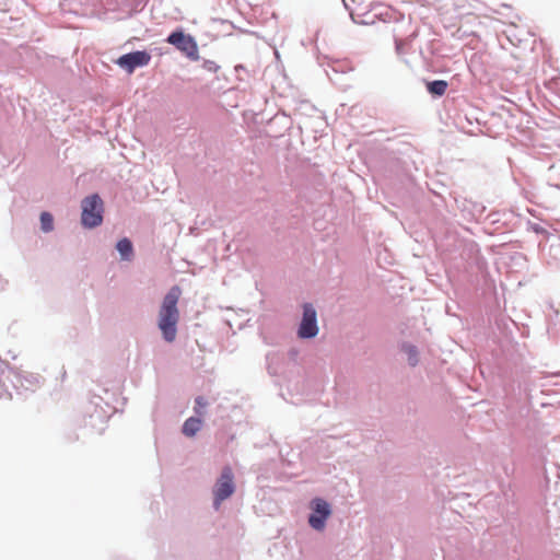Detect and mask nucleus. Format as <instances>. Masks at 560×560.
I'll list each match as a JSON object with an SVG mask.
<instances>
[{"label": "nucleus", "instance_id": "1", "mask_svg": "<svg viewBox=\"0 0 560 560\" xmlns=\"http://www.w3.org/2000/svg\"><path fill=\"white\" fill-rule=\"evenodd\" d=\"M180 295V288L178 285L172 287L164 296L159 311V328L167 342H173L177 335L176 326L179 320L177 303Z\"/></svg>", "mask_w": 560, "mask_h": 560}, {"label": "nucleus", "instance_id": "2", "mask_svg": "<svg viewBox=\"0 0 560 560\" xmlns=\"http://www.w3.org/2000/svg\"><path fill=\"white\" fill-rule=\"evenodd\" d=\"M81 223L84 228L93 229L103 222V201L98 195H91L82 200Z\"/></svg>", "mask_w": 560, "mask_h": 560}, {"label": "nucleus", "instance_id": "3", "mask_svg": "<svg viewBox=\"0 0 560 560\" xmlns=\"http://www.w3.org/2000/svg\"><path fill=\"white\" fill-rule=\"evenodd\" d=\"M235 491L234 475L230 466H225L213 487V505L219 510L221 503L230 498Z\"/></svg>", "mask_w": 560, "mask_h": 560}, {"label": "nucleus", "instance_id": "4", "mask_svg": "<svg viewBox=\"0 0 560 560\" xmlns=\"http://www.w3.org/2000/svg\"><path fill=\"white\" fill-rule=\"evenodd\" d=\"M311 508L314 511L308 517L311 527L316 530H323L325 522L331 513L329 504L325 500L316 498L312 501Z\"/></svg>", "mask_w": 560, "mask_h": 560}, {"label": "nucleus", "instance_id": "5", "mask_svg": "<svg viewBox=\"0 0 560 560\" xmlns=\"http://www.w3.org/2000/svg\"><path fill=\"white\" fill-rule=\"evenodd\" d=\"M151 60V56L149 52L144 50H137L133 52H129L120 56L116 63L126 70L128 73H132L136 68L147 66Z\"/></svg>", "mask_w": 560, "mask_h": 560}, {"label": "nucleus", "instance_id": "6", "mask_svg": "<svg viewBox=\"0 0 560 560\" xmlns=\"http://www.w3.org/2000/svg\"><path fill=\"white\" fill-rule=\"evenodd\" d=\"M316 311L311 304L304 305L303 318L299 328L300 338H313L317 335Z\"/></svg>", "mask_w": 560, "mask_h": 560}, {"label": "nucleus", "instance_id": "7", "mask_svg": "<svg viewBox=\"0 0 560 560\" xmlns=\"http://www.w3.org/2000/svg\"><path fill=\"white\" fill-rule=\"evenodd\" d=\"M166 40L171 45H174L176 48H178L180 51L185 52L187 56H197V44L191 36L185 35L183 32L177 31L173 32Z\"/></svg>", "mask_w": 560, "mask_h": 560}, {"label": "nucleus", "instance_id": "8", "mask_svg": "<svg viewBox=\"0 0 560 560\" xmlns=\"http://www.w3.org/2000/svg\"><path fill=\"white\" fill-rule=\"evenodd\" d=\"M202 427V420L199 417H190L183 424V433L186 436H194Z\"/></svg>", "mask_w": 560, "mask_h": 560}, {"label": "nucleus", "instance_id": "9", "mask_svg": "<svg viewBox=\"0 0 560 560\" xmlns=\"http://www.w3.org/2000/svg\"><path fill=\"white\" fill-rule=\"evenodd\" d=\"M117 250L119 252L121 258L124 260H130L133 255V247L132 243L129 238L124 237L120 241H118L116 245Z\"/></svg>", "mask_w": 560, "mask_h": 560}, {"label": "nucleus", "instance_id": "10", "mask_svg": "<svg viewBox=\"0 0 560 560\" xmlns=\"http://www.w3.org/2000/svg\"><path fill=\"white\" fill-rule=\"evenodd\" d=\"M448 83L444 80H435L427 83V90L432 95L442 96L446 93Z\"/></svg>", "mask_w": 560, "mask_h": 560}, {"label": "nucleus", "instance_id": "11", "mask_svg": "<svg viewBox=\"0 0 560 560\" xmlns=\"http://www.w3.org/2000/svg\"><path fill=\"white\" fill-rule=\"evenodd\" d=\"M40 224H42V230L44 232L52 231V229H54L52 215L50 213H48V212H43L40 214Z\"/></svg>", "mask_w": 560, "mask_h": 560}, {"label": "nucleus", "instance_id": "12", "mask_svg": "<svg viewBox=\"0 0 560 560\" xmlns=\"http://www.w3.org/2000/svg\"><path fill=\"white\" fill-rule=\"evenodd\" d=\"M196 406H195V412L198 415L199 418L203 416V408L208 405L207 400L199 396L195 399Z\"/></svg>", "mask_w": 560, "mask_h": 560}, {"label": "nucleus", "instance_id": "13", "mask_svg": "<svg viewBox=\"0 0 560 560\" xmlns=\"http://www.w3.org/2000/svg\"><path fill=\"white\" fill-rule=\"evenodd\" d=\"M406 351L408 352L409 354V362L411 365H416L417 364V351H416V348L412 347V346H408L406 348Z\"/></svg>", "mask_w": 560, "mask_h": 560}]
</instances>
